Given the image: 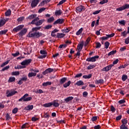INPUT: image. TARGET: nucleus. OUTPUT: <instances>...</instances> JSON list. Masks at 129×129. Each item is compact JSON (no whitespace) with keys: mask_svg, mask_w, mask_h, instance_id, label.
Wrapping results in <instances>:
<instances>
[{"mask_svg":"<svg viewBox=\"0 0 129 129\" xmlns=\"http://www.w3.org/2000/svg\"><path fill=\"white\" fill-rule=\"evenodd\" d=\"M27 36L29 38H40V37H42V36H43V33L39 32H34L33 33L32 32H30Z\"/></svg>","mask_w":129,"mask_h":129,"instance_id":"f257e3e1","label":"nucleus"},{"mask_svg":"<svg viewBox=\"0 0 129 129\" xmlns=\"http://www.w3.org/2000/svg\"><path fill=\"white\" fill-rule=\"evenodd\" d=\"M40 20V19H39L38 17H36L31 21V24L32 25H35V26H41V25H42L44 22H45V20L44 19L40 20Z\"/></svg>","mask_w":129,"mask_h":129,"instance_id":"f03ea898","label":"nucleus"},{"mask_svg":"<svg viewBox=\"0 0 129 129\" xmlns=\"http://www.w3.org/2000/svg\"><path fill=\"white\" fill-rule=\"evenodd\" d=\"M29 94H25L22 97H21L20 99H19V101H24V102H27V101H31L32 100V97H28Z\"/></svg>","mask_w":129,"mask_h":129,"instance_id":"7ed1b4c3","label":"nucleus"},{"mask_svg":"<svg viewBox=\"0 0 129 129\" xmlns=\"http://www.w3.org/2000/svg\"><path fill=\"white\" fill-rule=\"evenodd\" d=\"M17 93H18V92L13 89L10 90H8L6 91V96L7 97H11V96H13V95H15V94Z\"/></svg>","mask_w":129,"mask_h":129,"instance_id":"20e7f679","label":"nucleus"},{"mask_svg":"<svg viewBox=\"0 0 129 129\" xmlns=\"http://www.w3.org/2000/svg\"><path fill=\"white\" fill-rule=\"evenodd\" d=\"M40 54H42V55H40L38 57L39 59H44L47 57V51L44 50H41L40 51Z\"/></svg>","mask_w":129,"mask_h":129,"instance_id":"39448f33","label":"nucleus"},{"mask_svg":"<svg viewBox=\"0 0 129 129\" xmlns=\"http://www.w3.org/2000/svg\"><path fill=\"white\" fill-rule=\"evenodd\" d=\"M98 58H99V56L95 55V56L87 58L86 61H88V62H95L96 59H98Z\"/></svg>","mask_w":129,"mask_h":129,"instance_id":"423d86ee","label":"nucleus"},{"mask_svg":"<svg viewBox=\"0 0 129 129\" xmlns=\"http://www.w3.org/2000/svg\"><path fill=\"white\" fill-rule=\"evenodd\" d=\"M31 62H32V59H26V60H23L21 63V64L22 65V66H28V65H29V64H30Z\"/></svg>","mask_w":129,"mask_h":129,"instance_id":"0eeeda50","label":"nucleus"},{"mask_svg":"<svg viewBox=\"0 0 129 129\" xmlns=\"http://www.w3.org/2000/svg\"><path fill=\"white\" fill-rule=\"evenodd\" d=\"M23 28H24V25H19L16 27V28H14L13 29V31L15 32V33H17L19 32V31H21V30H22V29H23Z\"/></svg>","mask_w":129,"mask_h":129,"instance_id":"6e6552de","label":"nucleus"},{"mask_svg":"<svg viewBox=\"0 0 129 129\" xmlns=\"http://www.w3.org/2000/svg\"><path fill=\"white\" fill-rule=\"evenodd\" d=\"M113 64H109V66L103 68L102 69V71L103 72H107L111 69V68L113 67Z\"/></svg>","mask_w":129,"mask_h":129,"instance_id":"1a4fd4ad","label":"nucleus"},{"mask_svg":"<svg viewBox=\"0 0 129 129\" xmlns=\"http://www.w3.org/2000/svg\"><path fill=\"white\" fill-rule=\"evenodd\" d=\"M54 71V69H51V68H48L45 71L43 72L42 74L43 75H46V74H48V73H51Z\"/></svg>","mask_w":129,"mask_h":129,"instance_id":"9d476101","label":"nucleus"},{"mask_svg":"<svg viewBox=\"0 0 129 129\" xmlns=\"http://www.w3.org/2000/svg\"><path fill=\"white\" fill-rule=\"evenodd\" d=\"M10 19L8 18L6 19H0V27H3L5 24H6V22H8V21H9Z\"/></svg>","mask_w":129,"mask_h":129,"instance_id":"9b49d317","label":"nucleus"},{"mask_svg":"<svg viewBox=\"0 0 129 129\" xmlns=\"http://www.w3.org/2000/svg\"><path fill=\"white\" fill-rule=\"evenodd\" d=\"M38 4H39V0H34L31 3L32 8H36Z\"/></svg>","mask_w":129,"mask_h":129,"instance_id":"f8f14e48","label":"nucleus"},{"mask_svg":"<svg viewBox=\"0 0 129 129\" xmlns=\"http://www.w3.org/2000/svg\"><path fill=\"white\" fill-rule=\"evenodd\" d=\"M77 11L78 12H84L85 11V7L83 6H80L77 8Z\"/></svg>","mask_w":129,"mask_h":129,"instance_id":"ddd939ff","label":"nucleus"},{"mask_svg":"<svg viewBox=\"0 0 129 129\" xmlns=\"http://www.w3.org/2000/svg\"><path fill=\"white\" fill-rule=\"evenodd\" d=\"M62 23H64V19H58L53 23V25H57V24H61Z\"/></svg>","mask_w":129,"mask_h":129,"instance_id":"4468645a","label":"nucleus"},{"mask_svg":"<svg viewBox=\"0 0 129 129\" xmlns=\"http://www.w3.org/2000/svg\"><path fill=\"white\" fill-rule=\"evenodd\" d=\"M27 31H28V30L27 29L24 28L20 32L19 35L20 36H24V35H25V34H26V33H27Z\"/></svg>","mask_w":129,"mask_h":129,"instance_id":"2eb2a0df","label":"nucleus"},{"mask_svg":"<svg viewBox=\"0 0 129 129\" xmlns=\"http://www.w3.org/2000/svg\"><path fill=\"white\" fill-rule=\"evenodd\" d=\"M64 37H65V34L64 33H58L56 34V37L58 39H61V38H64Z\"/></svg>","mask_w":129,"mask_h":129,"instance_id":"dca6fc26","label":"nucleus"},{"mask_svg":"<svg viewBox=\"0 0 129 129\" xmlns=\"http://www.w3.org/2000/svg\"><path fill=\"white\" fill-rule=\"evenodd\" d=\"M52 104L55 107H58L59 105V103H58V100H54L52 103Z\"/></svg>","mask_w":129,"mask_h":129,"instance_id":"f3484780","label":"nucleus"},{"mask_svg":"<svg viewBox=\"0 0 129 129\" xmlns=\"http://www.w3.org/2000/svg\"><path fill=\"white\" fill-rule=\"evenodd\" d=\"M33 108H34V106L33 105H29L26 107L25 109V110H32Z\"/></svg>","mask_w":129,"mask_h":129,"instance_id":"a211bd4d","label":"nucleus"},{"mask_svg":"<svg viewBox=\"0 0 129 129\" xmlns=\"http://www.w3.org/2000/svg\"><path fill=\"white\" fill-rule=\"evenodd\" d=\"M16 81V78L14 77H11L9 78V79L8 80V82L9 83H12V82H15Z\"/></svg>","mask_w":129,"mask_h":129,"instance_id":"6ab92c4d","label":"nucleus"},{"mask_svg":"<svg viewBox=\"0 0 129 129\" xmlns=\"http://www.w3.org/2000/svg\"><path fill=\"white\" fill-rule=\"evenodd\" d=\"M104 82V81H103V80L102 79H100V80H96L95 81V84H102V83H103Z\"/></svg>","mask_w":129,"mask_h":129,"instance_id":"aec40b11","label":"nucleus"},{"mask_svg":"<svg viewBox=\"0 0 129 129\" xmlns=\"http://www.w3.org/2000/svg\"><path fill=\"white\" fill-rule=\"evenodd\" d=\"M55 15L56 16H61V15H62V11L61 10H56L55 12Z\"/></svg>","mask_w":129,"mask_h":129,"instance_id":"412c9836","label":"nucleus"},{"mask_svg":"<svg viewBox=\"0 0 129 129\" xmlns=\"http://www.w3.org/2000/svg\"><path fill=\"white\" fill-rule=\"evenodd\" d=\"M75 85H78V86L84 85V83L82 81H79L77 83H76Z\"/></svg>","mask_w":129,"mask_h":129,"instance_id":"4be33fe9","label":"nucleus"},{"mask_svg":"<svg viewBox=\"0 0 129 129\" xmlns=\"http://www.w3.org/2000/svg\"><path fill=\"white\" fill-rule=\"evenodd\" d=\"M73 98H74L73 97L70 96L64 99V101H66V102H69V101H71V100H72Z\"/></svg>","mask_w":129,"mask_h":129,"instance_id":"5701e85b","label":"nucleus"},{"mask_svg":"<svg viewBox=\"0 0 129 129\" xmlns=\"http://www.w3.org/2000/svg\"><path fill=\"white\" fill-rule=\"evenodd\" d=\"M83 48V43H82L80 44H78L77 49L78 51H81L82 50V48Z\"/></svg>","mask_w":129,"mask_h":129,"instance_id":"b1692460","label":"nucleus"},{"mask_svg":"<svg viewBox=\"0 0 129 129\" xmlns=\"http://www.w3.org/2000/svg\"><path fill=\"white\" fill-rule=\"evenodd\" d=\"M35 18H37V15H36V14L30 15L28 17V19L29 20H33V19H35Z\"/></svg>","mask_w":129,"mask_h":129,"instance_id":"393cba45","label":"nucleus"},{"mask_svg":"<svg viewBox=\"0 0 129 129\" xmlns=\"http://www.w3.org/2000/svg\"><path fill=\"white\" fill-rule=\"evenodd\" d=\"M48 3V1L47 0H44L40 4H39V7H43V6H45L46 4Z\"/></svg>","mask_w":129,"mask_h":129,"instance_id":"a878e982","label":"nucleus"},{"mask_svg":"<svg viewBox=\"0 0 129 129\" xmlns=\"http://www.w3.org/2000/svg\"><path fill=\"white\" fill-rule=\"evenodd\" d=\"M66 80H67V78H62L60 80V84H63L66 82Z\"/></svg>","mask_w":129,"mask_h":129,"instance_id":"bb28decb","label":"nucleus"},{"mask_svg":"<svg viewBox=\"0 0 129 129\" xmlns=\"http://www.w3.org/2000/svg\"><path fill=\"white\" fill-rule=\"evenodd\" d=\"M70 84H71V81H69L68 82L63 84V87H64V88H67L68 86H70Z\"/></svg>","mask_w":129,"mask_h":129,"instance_id":"cd10ccee","label":"nucleus"},{"mask_svg":"<svg viewBox=\"0 0 129 129\" xmlns=\"http://www.w3.org/2000/svg\"><path fill=\"white\" fill-rule=\"evenodd\" d=\"M82 32H83V28H81L76 32V34L77 36H79V35H80Z\"/></svg>","mask_w":129,"mask_h":129,"instance_id":"c85d7f7f","label":"nucleus"},{"mask_svg":"<svg viewBox=\"0 0 129 129\" xmlns=\"http://www.w3.org/2000/svg\"><path fill=\"white\" fill-rule=\"evenodd\" d=\"M52 104L51 102L43 104V106L44 107H50V106H52Z\"/></svg>","mask_w":129,"mask_h":129,"instance_id":"c756f323","label":"nucleus"},{"mask_svg":"<svg viewBox=\"0 0 129 129\" xmlns=\"http://www.w3.org/2000/svg\"><path fill=\"white\" fill-rule=\"evenodd\" d=\"M37 75V73L30 72L28 74V77H33V76H36Z\"/></svg>","mask_w":129,"mask_h":129,"instance_id":"7c9ffc66","label":"nucleus"},{"mask_svg":"<svg viewBox=\"0 0 129 129\" xmlns=\"http://www.w3.org/2000/svg\"><path fill=\"white\" fill-rule=\"evenodd\" d=\"M51 84H52V82H44L42 84V86L46 87L47 85H51Z\"/></svg>","mask_w":129,"mask_h":129,"instance_id":"2f4dec72","label":"nucleus"},{"mask_svg":"<svg viewBox=\"0 0 129 129\" xmlns=\"http://www.w3.org/2000/svg\"><path fill=\"white\" fill-rule=\"evenodd\" d=\"M11 14H12V11H11V10H8L5 13V16H6V17H9V16H11Z\"/></svg>","mask_w":129,"mask_h":129,"instance_id":"473e14b6","label":"nucleus"},{"mask_svg":"<svg viewBox=\"0 0 129 129\" xmlns=\"http://www.w3.org/2000/svg\"><path fill=\"white\" fill-rule=\"evenodd\" d=\"M91 76H92L91 74H89V75H84L83 76V78H84L85 79H90V78H91Z\"/></svg>","mask_w":129,"mask_h":129,"instance_id":"72a5a7b5","label":"nucleus"},{"mask_svg":"<svg viewBox=\"0 0 129 129\" xmlns=\"http://www.w3.org/2000/svg\"><path fill=\"white\" fill-rule=\"evenodd\" d=\"M12 75L13 76H17L18 75H20V72H13L12 73Z\"/></svg>","mask_w":129,"mask_h":129,"instance_id":"f704fd0d","label":"nucleus"},{"mask_svg":"<svg viewBox=\"0 0 129 129\" xmlns=\"http://www.w3.org/2000/svg\"><path fill=\"white\" fill-rule=\"evenodd\" d=\"M41 29V27H34L32 29V32H37V31H39Z\"/></svg>","mask_w":129,"mask_h":129,"instance_id":"c9c22d12","label":"nucleus"},{"mask_svg":"<svg viewBox=\"0 0 129 129\" xmlns=\"http://www.w3.org/2000/svg\"><path fill=\"white\" fill-rule=\"evenodd\" d=\"M109 45H110V43L108 41L105 42L104 43L105 49H108V47H109Z\"/></svg>","mask_w":129,"mask_h":129,"instance_id":"e433bc0d","label":"nucleus"},{"mask_svg":"<svg viewBox=\"0 0 129 129\" xmlns=\"http://www.w3.org/2000/svg\"><path fill=\"white\" fill-rule=\"evenodd\" d=\"M70 29L69 28H64L61 30L62 33H69Z\"/></svg>","mask_w":129,"mask_h":129,"instance_id":"4c0bfd02","label":"nucleus"},{"mask_svg":"<svg viewBox=\"0 0 129 129\" xmlns=\"http://www.w3.org/2000/svg\"><path fill=\"white\" fill-rule=\"evenodd\" d=\"M55 20V19L54 18V17H50V18H49L47 20V23H52V22H54V20Z\"/></svg>","mask_w":129,"mask_h":129,"instance_id":"58836bf2","label":"nucleus"},{"mask_svg":"<svg viewBox=\"0 0 129 129\" xmlns=\"http://www.w3.org/2000/svg\"><path fill=\"white\" fill-rule=\"evenodd\" d=\"M93 68H95V65L90 64L88 67L87 69L88 70H91V69H93Z\"/></svg>","mask_w":129,"mask_h":129,"instance_id":"ea45409f","label":"nucleus"},{"mask_svg":"<svg viewBox=\"0 0 129 129\" xmlns=\"http://www.w3.org/2000/svg\"><path fill=\"white\" fill-rule=\"evenodd\" d=\"M8 33V29L0 31V35H6Z\"/></svg>","mask_w":129,"mask_h":129,"instance_id":"a19ab883","label":"nucleus"},{"mask_svg":"<svg viewBox=\"0 0 129 129\" xmlns=\"http://www.w3.org/2000/svg\"><path fill=\"white\" fill-rule=\"evenodd\" d=\"M116 53V50H112L108 53V56H111V55H114Z\"/></svg>","mask_w":129,"mask_h":129,"instance_id":"79ce46f5","label":"nucleus"},{"mask_svg":"<svg viewBox=\"0 0 129 129\" xmlns=\"http://www.w3.org/2000/svg\"><path fill=\"white\" fill-rule=\"evenodd\" d=\"M121 122L122 124L126 125V123H127V120H126V119H123L121 120Z\"/></svg>","mask_w":129,"mask_h":129,"instance_id":"37998d69","label":"nucleus"},{"mask_svg":"<svg viewBox=\"0 0 129 129\" xmlns=\"http://www.w3.org/2000/svg\"><path fill=\"white\" fill-rule=\"evenodd\" d=\"M9 62H10V60H7L5 61L3 63H2V64L1 66V67H5L6 65H8V64H9Z\"/></svg>","mask_w":129,"mask_h":129,"instance_id":"c03bdc74","label":"nucleus"},{"mask_svg":"<svg viewBox=\"0 0 129 129\" xmlns=\"http://www.w3.org/2000/svg\"><path fill=\"white\" fill-rule=\"evenodd\" d=\"M127 79V76L125 75H123L122 76V81H125Z\"/></svg>","mask_w":129,"mask_h":129,"instance_id":"a18cd8bd","label":"nucleus"},{"mask_svg":"<svg viewBox=\"0 0 129 129\" xmlns=\"http://www.w3.org/2000/svg\"><path fill=\"white\" fill-rule=\"evenodd\" d=\"M120 129H128V128L126 125L122 124L120 127Z\"/></svg>","mask_w":129,"mask_h":129,"instance_id":"49530a36","label":"nucleus"},{"mask_svg":"<svg viewBox=\"0 0 129 129\" xmlns=\"http://www.w3.org/2000/svg\"><path fill=\"white\" fill-rule=\"evenodd\" d=\"M123 10H125L123 6L116 9V11H118L119 12H120V11H123Z\"/></svg>","mask_w":129,"mask_h":129,"instance_id":"de8ad7c7","label":"nucleus"},{"mask_svg":"<svg viewBox=\"0 0 129 129\" xmlns=\"http://www.w3.org/2000/svg\"><path fill=\"white\" fill-rule=\"evenodd\" d=\"M6 120H10V119H12L11 118V116H10V114L9 113H7L6 116Z\"/></svg>","mask_w":129,"mask_h":129,"instance_id":"09e8293b","label":"nucleus"},{"mask_svg":"<svg viewBox=\"0 0 129 129\" xmlns=\"http://www.w3.org/2000/svg\"><path fill=\"white\" fill-rule=\"evenodd\" d=\"M107 3H108V0H103L100 2V5H104V4H106Z\"/></svg>","mask_w":129,"mask_h":129,"instance_id":"8fccbe9b","label":"nucleus"},{"mask_svg":"<svg viewBox=\"0 0 129 129\" xmlns=\"http://www.w3.org/2000/svg\"><path fill=\"white\" fill-rule=\"evenodd\" d=\"M12 56H14V57H18L19 55H20V52L17 51L15 53H12Z\"/></svg>","mask_w":129,"mask_h":129,"instance_id":"3c124183","label":"nucleus"},{"mask_svg":"<svg viewBox=\"0 0 129 129\" xmlns=\"http://www.w3.org/2000/svg\"><path fill=\"white\" fill-rule=\"evenodd\" d=\"M34 92H35V93H43V90H42V89H39V90H37L36 91H34Z\"/></svg>","mask_w":129,"mask_h":129,"instance_id":"603ef678","label":"nucleus"},{"mask_svg":"<svg viewBox=\"0 0 129 129\" xmlns=\"http://www.w3.org/2000/svg\"><path fill=\"white\" fill-rule=\"evenodd\" d=\"M106 36H107L108 39L109 38H112V37H114V33H112L111 34H107L106 35Z\"/></svg>","mask_w":129,"mask_h":129,"instance_id":"864d4df0","label":"nucleus"},{"mask_svg":"<svg viewBox=\"0 0 129 129\" xmlns=\"http://www.w3.org/2000/svg\"><path fill=\"white\" fill-rule=\"evenodd\" d=\"M118 103L119 104H123V103H125V100L124 99L120 100L118 101Z\"/></svg>","mask_w":129,"mask_h":129,"instance_id":"5fc2aeb1","label":"nucleus"},{"mask_svg":"<svg viewBox=\"0 0 129 129\" xmlns=\"http://www.w3.org/2000/svg\"><path fill=\"white\" fill-rule=\"evenodd\" d=\"M45 10H46L45 8H42L41 9H40L38 11V13H39L40 14H41V13H42V12H44V11H45Z\"/></svg>","mask_w":129,"mask_h":129,"instance_id":"6e6d98bb","label":"nucleus"},{"mask_svg":"<svg viewBox=\"0 0 129 129\" xmlns=\"http://www.w3.org/2000/svg\"><path fill=\"white\" fill-rule=\"evenodd\" d=\"M44 117L45 118H49V117H50V115L48 113H45L44 114Z\"/></svg>","mask_w":129,"mask_h":129,"instance_id":"4d7b16f0","label":"nucleus"},{"mask_svg":"<svg viewBox=\"0 0 129 129\" xmlns=\"http://www.w3.org/2000/svg\"><path fill=\"white\" fill-rule=\"evenodd\" d=\"M51 28H52V25H48L45 26V29L49 30V29H51Z\"/></svg>","mask_w":129,"mask_h":129,"instance_id":"13d9d810","label":"nucleus"},{"mask_svg":"<svg viewBox=\"0 0 129 129\" xmlns=\"http://www.w3.org/2000/svg\"><path fill=\"white\" fill-rule=\"evenodd\" d=\"M127 32L126 31H124L123 32H121V35L123 36V37H126V35H127Z\"/></svg>","mask_w":129,"mask_h":129,"instance_id":"bf43d9fd","label":"nucleus"},{"mask_svg":"<svg viewBox=\"0 0 129 129\" xmlns=\"http://www.w3.org/2000/svg\"><path fill=\"white\" fill-rule=\"evenodd\" d=\"M32 121H37V120H39V118L35 117H33L31 118Z\"/></svg>","mask_w":129,"mask_h":129,"instance_id":"052dcab7","label":"nucleus"},{"mask_svg":"<svg viewBox=\"0 0 129 129\" xmlns=\"http://www.w3.org/2000/svg\"><path fill=\"white\" fill-rule=\"evenodd\" d=\"M96 48H100L101 47V44L99 42H97L96 43Z\"/></svg>","mask_w":129,"mask_h":129,"instance_id":"680f3d73","label":"nucleus"},{"mask_svg":"<svg viewBox=\"0 0 129 129\" xmlns=\"http://www.w3.org/2000/svg\"><path fill=\"white\" fill-rule=\"evenodd\" d=\"M119 24H120L121 25H123V26H124V25H125V21L124 20L120 21H119Z\"/></svg>","mask_w":129,"mask_h":129,"instance_id":"e2e57ef3","label":"nucleus"},{"mask_svg":"<svg viewBox=\"0 0 129 129\" xmlns=\"http://www.w3.org/2000/svg\"><path fill=\"white\" fill-rule=\"evenodd\" d=\"M82 76V73H80L75 76V78H79V77H81Z\"/></svg>","mask_w":129,"mask_h":129,"instance_id":"0e129e2a","label":"nucleus"},{"mask_svg":"<svg viewBox=\"0 0 129 129\" xmlns=\"http://www.w3.org/2000/svg\"><path fill=\"white\" fill-rule=\"evenodd\" d=\"M90 42V38H88V39H87L85 44V46H87V44H88V43Z\"/></svg>","mask_w":129,"mask_h":129,"instance_id":"69168bd1","label":"nucleus"},{"mask_svg":"<svg viewBox=\"0 0 129 129\" xmlns=\"http://www.w3.org/2000/svg\"><path fill=\"white\" fill-rule=\"evenodd\" d=\"M8 69H10V66H6L2 71H6V70H8Z\"/></svg>","mask_w":129,"mask_h":129,"instance_id":"338daca9","label":"nucleus"},{"mask_svg":"<svg viewBox=\"0 0 129 129\" xmlns=\"http://www.w3.org/2000/svg\"><path fill=\"white\" fill-rule=\"evenodd\" d=\"M123 7L125 10L126 9H129V4H125V5H123Z\"/></svg>","mask_w":129,"mask_h":129,"instance_id":"774afa93","label":"nucleus"}]
</instances>
